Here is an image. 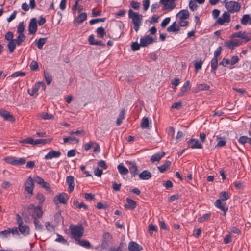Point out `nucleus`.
<instances>
[{"instance_id": "e2e57ef3", "label": "nucleus", "mask_w": 251, "mask_h": 251, "mask_svg": "<svg viewBox=\"0 0 251 251\" xmlns=\"http://www.w3.org/2000/svg\"><path fill=\"white\" fill-rule=\"evenodd\" d=\"M13 36H14L13 33L10 31H9L5 34V39L8 41H10L13 40Z\"/></svg>"}, {"instance_id": "a211bd4d", "label": "nucleus", "mask_w": 251, "mask_h": 251, "mask_svg": "<svg viewBox=\"0 0 251 251\" xmlns=\"http://www.w3.org/2000/svg\"><path fill=\"white\" fill-rule=\"evenodd\" d=\"M61 152L59 151H55L52 150L49 152L45 156L46 160L51 159L53 158H58L61 155Z\"/></svg>"}, {"instance_id": "6e6d98bb", "label": "nucleus", "mask_w": 251, "mask_h": 251, "mask_svg": "<svg viewBox=\"0 0 251 251\" xmlns=\"http://www.w3.org/2000/svg\"><path fill=\"white\" fill-rule=\"evenodd\" d=\"M45 226L46 229L50 232H52L54 230L53 226L50 224L49 222H47L45 223Z\"/></svg>"}, {"instance_id": "338daca9", "label": "nucleus", "mask_w": 251, "mask_h": 251, "mask_svg": "<svg viewBox=\"0 0 251 251\" xmlns=\"http://www.w3.org/2000/svg\"><path fill=\"white\" fill-rule=\"evenodd\" d=\"M170 18L167 17L164 19L161 23V26L162 27H165L170 22Z\"/></svg>"}, {"instance_id": "5fc2aeb1", "label": "nucleus", "mask_w": 251, "mask_h": 251, "mask_svg": "<svg viewBox=\"0 0 251 251\" xmlns=\"http://www.w3.org/2000/svg\"><path fill=\"white\" fill-rule=\"evenodd\" d=\"M56 242H60L64 244H67V241L64 238V237L61 235H57V238L55 240Z\"/></svg>"}, {"instance_id": "7ed1b4c3", "label": "nucleus", "mask_w": 251, "mask_h": 251, "mask_svg": "<svg viewBox=\"0 0 251 251\" xmlns=\"http://www.w3.org/2000/svg\"><path fill=\"white\" fill-rule=\"evenodd\" d=\"M34 182L31 176H29L25 183L24 194L26 198H30L33 195Z\"/></svg>"}, {"instance_id": "13d9d810", "label": "nucleus", "mask_w": 251, "mask_h": 251, "mask_svg": "<svg viewBox=\"0 0 251 251\" xmlns=\"http://www.w3.org/2000/svg\"><path fill=\"white\" fill-rule=\"evenodd\" d=\"M140 43L139 44L137 42H133L132 43L131 47L132 50L136 51L140 49Z\"/></svg>"}, {"instance_id": "0eeeda50", "label": "nucleus", "mask_w": 251, "mask_h": 251, "mask_svg": "<svg viewBox=\"0 0 251 251\" xmlns=\"http://www.w3.org/2000/svg\"><path fill=\"white\" fill-rule=\"evenodd\" d=\"M230 21V15L227 11H225L223 14L218 18L217 23L221 25H226Z\"/></svg>"}, {"instance_id": "5701e85b", "label": "nucleus", "mask_w": 251, "mask_h": 251, "mask_svg": "<svg viewBox=\"0 0 251 251\" xmlns=\"http://www.w3.org/2000/svg\"><path fill=\"white\" fill-rule=\"evenodd\" d=\"M165 153L164 152H160L156 153L151 156V161L154 163L155 162H159L161 159L164 157Z\"/></svg>"}, {"instance_id": "dca6fc26", "label": "nucleus", "mask_w": 251, "mask_h": 251, "mask_svg": "<svg viewBox=\"0 0 251 251\" xmlns=\"http://www.w3.org/2000/svg\"><path fill=\"white\" fill-rule=\"evenodd\" d=\"M29 207L31 208H33L34 210V213L32 214V216L34 217V218L36 217L37 219V218H40L42 217L43 215V211L41 209L42 206L38 205V207H35L33 205L31 204L29 206Z\"/></svg>"}, {"instance_id": "473e14b6", "label": "nucleus", "mask_w": 251, "mask_h": 251, "mask_svg": "<svg viewBox=\"0 0 251 251\" xmlns=\"http://www.w3.org/2000/svg\"><path fill=\"white\" fill-rule=\"evenodd\" d=\"M216 138L218 140V142L216 145V147H222L226 145V141L224 138L221 137L220 136L217 135Z\"/></svg>"}, {"instance_id": "a878e982", "label": "nucleus", "mask_w": 251, "mask_h": 251, "mask_svg": "<svg viewBox=\"0 0 251 251\" xmlns=\"http://www.w3.org/2000/svg\"><path fill=\"white\" fill-rule=\"evenodd\" d=\"M215 205L217 208L220 209L224 212V215H226V211L228 210V208L226 207L225 205L222 203L221 200H217L215 202Z\"/></svg>"}, {"instance_id": "f704fd0d", "label": "nucleus", "mask_w": 251, "mask_h": 251, "mask_svg": "<svg viewBox=\"0 0 251 251\" xmlns=\"http://www.w3.org/2000/svg\"><path fill=\"white\" fill-rule=\"evenodd\" d=\"M34 224L35 225V229L37 230L42 231L43 229V226L40 224L39 221L36 218H34Z\"/></svg>"}, {"instance_id": "4d7b16f0", "label": "nucleus", "mask_w": 251, "mask_h": 251, "mask_svg": "<svg viewBox=\"0 0 251 251\" xmlns=\"http://www.w3.org/2000/svg\"><path fill=\"white\" fill-rule=\"evenodd\" d=\"M106 18H98V19H92L90 21L89 23L90 25H94L98 22H104L105 21Z\"/></svg>"}, {"instance_id": "680f3d73", "label": "nucleus", "mask_w": 251, "mask_h": 251, "mask_svg": "<svg viewBox=\"0 0 251 251\" xmlns=\"http://www.w3.org/2000/svg\"><path fill=\"white\" fill-rule=\"evenodd\" d=\"M98 166L104 169H106L108 167L107 164L104 160H101L98 162Z\"/></svg>"}, {"instance_id": "6ab92c4d", "label": "nucleus", "mask_w": 251, "mask_h": 251, "mask_svg": "<svg viewBox=\"0 0 251 251\" xmlns=\"http://www.w3.org/2000/svg\"><path fill=\"white\" fill-rule=\"evenodd\" d=\"M188 144L190 147L192 149H201L202 148V145L197 139H191L188 142Z\"/></svg>"}, {"instance_id": "864d4df0", "label": "nucleus", "mask_w": 251, "mask_h": 251, "mask_svg": "<svg viewBox=\"0 0 251 251\" xmlns=\"http://www.w3.org/2000/svg\"><path fill=\"white\" fill-rule=\"evenodd\" d=\"M30 67L33 71L38 70L39 67L38 63L35 61H32L30 64Z\"/></svg>"}, {"instance_id": "603ef678", "label": "nucleus", "mask_w": 251, "mask_h": 251, "mask_svg": "<svg viewBox=\"0 0 251 251\" xmlns=\"http://www.w3.org/2000/svg\"><path fill=\"white\" fill-rule=\"evenodd\" d=\"M44 77L47 82V84H50L52 81V77L49 74V73L47 72H44Z\"/></svg>"}, {"instance_id": "79ce46f5", "label": "nucleus", "mask_w": 251, "mask_h": 251, "mask_svg": "<svg viewBox=\"0 0 251 251\" xmlns=\"http://www.w3.org/2000/svg\"><path fill=\"white\" fill-rule=\"evenodd\" d=\"M25 38L26 36L23 33H19V35L17 37V45H21Z\"/></svg>"}, {"instance_id": "0e129e2a", "label": "nucleus", "mask_w": 251, "mask_h": 251, "mask_svg": "<svg viewBox=\"0 0 251 251\" xmlns=\"http://www.w3.org/2000/svg\"><path fill=\"white\" fill-rule=\"evenodd\" d=\"M167 30L168 32H176V22H174L170 26L167 27Z\"/></svg>"}, {"instance_id": "c9c22d12", "label": "nucleus", "mask_w": 251, "mask_h": 251, "mask_svg": "<svg viewBox=\"0 0 251 251\" xmlns=\"http://www.w3.org/2000/svg\"><path fill=\"white\" fill-rule=\"evenodd\" d=\"M78 242V243L81 246L86 248H90L91 247V244L90 242L87 240H80L79 239L78 240H76Z\"/></svg>"}, {"instance_id": "4c0bfd02", "label": "nucleus", "mask_w": 251, "mask_h": 251, "mask_svg": "<svg viewBox=\"0 0 251 251\" xmlns=\"http://www.w3.org/2000/svg\"><path fill=\"white\" fill-rule=\"evenodd\" d=\"M87 18V14L86 13H81L76 18V21L78 23H81L84 22Z\"/></svg>"}, {"instance_id": "f257e3e1", "label": "nucleus", "mask_w": 251, "mask_h": 251, "mask_svg": "<svg viewBox=\"0 0 251 251\" xmlns=\"http://www.w3.org/2000/svg\"><path fill=\"white\" fill-rule=\"evenodd\" d=\"M128 16L132 20L134 29L136 32H138L140 26L141 25L143 19L142 15L138 12H134L132 9H129L128 10Z\"/></svg>"}, {"instance_id": "052dcab7", "label": "nucleus", "mask_w": 251, "mask_h": 251, "mask_svg": "<svg viewBox=\"0 0 251 251\" xmlns=\"http://www.w3.org/2000/svg\"><path fill=\"white\" fill-rule=\"evenodd\" d=\"M148 229L150 234H152L153 231H157V227L156 226L151 224L149 225Z\"/></svg>"}, {"instance_id": "c756f323", "label": "nucleus", "mask_w": 251, "mask_h": 251, "mask_svg": "<svg viewBox=\"0 0 251 251\" xmlns=\"http://www.w3.org/2000/svg\"><path fill=\"white\" fill-rule=\"evenodd\" d=\"M171 165V162L169 161H166L165 163L160 166H158L157 168L161 173L164 172Z\"/></svg>"}, {"instance_id": "7c9ffc66", "label": "nucleus", "mask_w": 251, "mask_h": 251, "mask_svg": "<svg viewBox=\"0 0 251 251\" xmlns=\"http://www.w3.org/2000/svg\"><path fill=\"white\" fill-rule=\"evenodd\" d=\"M218 60L217 58H213L211 60V72L215 74V70L217 69L218 67Z\"/></svg>"}, {"instance_id": "2eb2a0df", "label": "nucleus", "mask_w": 251, "mask_h": 251, "mask_svg": "<svg viewBox=\"0 0 251 251\" xmlns=\"http://www.w3.org/2000/svg\"><path fill=\"white\" fill-rule=\"evenodd\" d=\"M37 29V20L36 19L32 18L29 25V33L30 34H34Z\"/></svg>"}, {"instance_id": "8fccbe9b", "label": "nucleus", "mask_w": 251, "mask_h": 251, "mask_svg": "<svg viewBox=\"0 0 251 251\" xmlns=\"http://www.w3.org/2000/svg\"><path fill=\"white\" fill-rule=\"evenodd\" d=\"M210 216H211L210 213H208L205 214L203 215H202L201 217H200L198 219V221L199 222L201 223L205 221L208 220L209 219Z\"/></svg>"}, {"instance_id": "393cba45", "label": "nucleus", "mask_w": 251, "mask_h": 251, "mask_svg": "<svg viewBox=\"0 0 251 251\" xmlns=\"http://www.w3.org/2000/svg\"><path fill=\"white\" fill-rule=\"evenodd\" d=\"M66 181H67L68 185H69V188H68L70 192L73 191V190L74 189V186H75L74 177L72 176H67V179H66Z\"/></svg>"}, {"instance_id": "f3484780", "label": "nucleus", "mask_w": 251, "mask_h": 251, "mask_svg": "<svg viewBox=\"0 0 251 251\" xmlns=\"http://www.w3.org/2000/svg\"><path fill=\"white\" fill-rule=\"evenodd\" d=\"M128 248L129 251H140L143 249L141 245L133 241L129 243Z\"/></svg>"}, {"instance_id": "6e6552de", "label": "nucleus", "mask_w": 251, "mask_h": 251, "mask_svg": "<svg viewBox=\"0 0 251 251\" xmlns=\"http://www.w3.org/2000/svg\"><path fill=\"white\" fill-rule=\"evenodd\" d=\"M160 3L163 5L164 10L171 11L175 8L176 4L175 0H160Z\"/></svg>"}, {"instance_id": "4be33fe9", "label": "nucleus", "mask_w": 251, "mask_h": 251, "mask_svg": "<svg viewBox=\"0 0 251 251\" xmlns=\"http://www.w3.org/2000/svg\"><path fill=\"white\" fill-rule=\"evenodd\" d=\"M189 13L187 10H181L176 14V18L179 20H185L189 18Z\"/></svg>"}, {"instance_id": "1a4fd4ad", "label": "nucleus", "mask_w": 251, "mask_h": 251, "mask_svg": "<svg viewBox=\"0 0 251 251\" xmlns=\"http://www.w3.org/2000/svg\"><path fill=\"white\" fill-rule=\"evenodd\" d=\"M242 42L238 39H231L225 42V46L228 49L233 50L234 47L240 45Z\"/></svg>"}, {"instance_id": "bb28decb", "label": "nucleus", "mask_w": 251, "mask_h": 251, "mask_svg": "<svg viewBox=\"0 0 251 251\" xmlns=\"http://www.w3.org/2000/svg\"><path fill=\"white\" fill-rule=\"evenodd\" d=\"M119 173L122 175H127L129 172L128 169L125 167L123 163H120L117 167Z\"/></svg>"}, {"instance_id": "72a5a7b5", "label": "nucleus", "mask_w": 251, "mask_h": 251, "mask_svg": "<svg viewBox=\"0 0 251 251\" xmlns=\"http://www.w3.org/2000/svg\"><path fill=\"white\" fill-rule=\"evenodd\" d=\"M47 38H40L38 39V40L36 42V45L37 47L39 49H42L43 48V45L47 42Z\"/></svg>"}, {"instance_id": "f03ea898", "label": "nucleus", "mask_w": 251, "mask_h": 251, "mask_svg": "<svg viewBox=\"0 0 251 251\" xmlns=\"http://www.w3.org/2000/svg\"><path fill=\"white\" fill-rule=\"evenodd\" d=\"M70 229L71 233L75 241L78 240L83 235L84 229L81 223L76 225H71Z\"/></svg>"}, {"instance_id": "e433bc0d", "label": "nucleus", "mask_w": 251, "mask_h": 251, "mask_svg": "<svg viewBox=\"0 0 251 251\" xmlns=\"http://www.w3.org/2000/svg\"><path fill=\"white\" fill-rule=\"evenodd\" d=\"M149 120L147 117H144L142 119L141 127L142 128H149Z\"/></svg>"}, {"instance_id": "49530a36", "label": "nucleus", "mask_w": 251, "mask_h": 251, "mask_svg": "<svg viewBox=\"0 0 251 251\" xmlns=\"http://www.w3.org/2000/svg\"><path fill=\"white\" fill-rule=\"evenodd\" d=\"M41 117L43 119L50 120L54 118V116L52 114L48 113H42L41 114Z\"/></svg>"}, {"instance_id": "bf43d9fd", "label": "nucleus", "mask_w": 251, "mask_h": 251, "mask_svg": "<svg viewBox=\"0 0 251 251\" xmlns=\"http://www.w3.org/2000/svg\"><path fill=\"white\" fill-rule=\"evenodd\" d=\"M189 8L192 11H195L197 8V5L195 1L190 0L189 2Z\"/></svg>"}, {"instance_id": "9b49d317", "label": "nucleus", "mask_w": 251, "mask_h": 251, "mask_svg": "<svg viewBox=\"0 0 251 251\" xmlns=\"http://www.w3.org/2000/svg\"><path fill=\"white\" fill-rule=\"evenodd\" d=\"M126 164L128 166L132 176H135L138 174V168L136 163L134 161H126Z\"/></svg>"}, {"instance_id": "37998d69", "label": "nucleus", "mask_w": 251, "mask_h": 251, "mask_svg": "<svg viewBox=\"0 0 251 251\" xmlns=\"http://www.w3.org/2000/svg\"><path fill=\"white\" fill-rule=\"evenodd\" d=\"M250 17L249 14H245L243 15L241 20V23L243 25H246L248 22L250 21Z\"/></svg>"}, {"instance_id": "f8f14e48", "label": "nucleus", "mask_w": 251, "mask_h": 251, "mask_svg": "<svg viewBox=\"0 0 251 251\" xmlns=\"http://www.w3.org/2000/svg\"><path fill=\"white\" fill-rule=\"evenodd\" d=\"M154 40L152 37L149 35H147L140 39V45L142 47H145L149 44H152Z\"/></svg>"}, {"instance_id": "423d86ee", "label": "nucleus", "mask_w": 251, "mask_h": 251, "mask_svg": "<svg viewBox=\"0 0 251 251\" xmlns=\"http://www.w3.org/2000/svg\"><path fill=\"white\" fill-rule=\"evenodd\" d=\"M40 88L45 91L46 88L45 84L42 82H38L35 83L33 88L28 89V94L33 97H36L38 95V91Z\"/></svg>"}, {"instance_id": "c85d7f7f", "label": "nucleus", "mask_w": 251, "mask_h": 251, "mask_svg": "<svg viewBox=\"0 0 251 251\" xmlns=\"http://www.w3.org/2000/svg\"><path fill=\"white\" fill-rule=\"evenodd\" d=\"M190 89V81L189 80L186 81L185 83L184 84L181 92L180 93L179 95L180 96H182L184 93Z\"/></svg>"}, {"instance_id": "2f4dec72", "label": "nucleus", "mask_w": 251, "mask_h": 251, "mask_svg": "<svg viewBox=\"0 0 251 251\" xmlns=\"http://www.w3.org/2000/svg\"><path fill=\"white\" fill-rule=\"evenodd\" d=\"M8 50L10 53L14 51L16 47V40H12L9 42L7 44Z\"/></svg>"}, {"instance_id": "09e8293b", "label": "nucleus", "mask_w": 251, "mask_h": 251, "mask_svg": "<svg viewBox=\"0 0 251 251\" xmlns=\"http://www.w3.org/2000/svg\"><path fill=\"white\" fill-rule=\"evenodd\" d=\"M64 143H67L69 141L73 142L75 141L76 143H78L79 142V140L76 138L72 137H66L63 138Z\"/></svg>"}, {"instance_id": "20e7f679", "label": "nucleus", "mask_w": 251, "mask_h": 251, "mask_svg": "<svg viewBox=\"0 0 251 251\" xmlns=\"http://www.w3.org/2000/svg\"><path fill=\"white\" fill-rule=\"evenodd\" d=\"M223 3L225 4V7L228 11V12L234 13L240 11L241 5V4L238 2L230 1H227V0H225Z\"/></svg>"}, {"instance_id": "58836bf2", "label": "nucleus", "mask_w": 251, "mask_h": 251, "mask_svg": "<svg viewBox=\"0 0 251 251\" xmlns=\"http://www.w3.org/2000/svg\"><path fill=\"white\" fill-rule=\"evenodd\" d=\"M96 32L98 36L100 38H103L104 35L105 34V30L102 27H98L96 30Z\"/></svg>"}, {"instance_id": "a18cd8bd", "label": "nucleus", "mask_w": 251, "mask_h": 251, "mask_svg": "<svg viewBox=\"0 0 251 251\" xmlns=\"http://www.w3.org/2000/svg\"><path fill=\"white\" fill-rule=\"evenodd\" d=\"M229 198L228 194L225 191H223L220 193L219 200H221V201H224L228 200Z\"/></svg>"}, {"instance_id": "39448f33", "label": "nucleus", "mask_w": 251, "mask_h": 251, "mask_svg": "<svg viewBox=\"0 0 251 251\" xmlns=\"http://www.w3.org/2000/svg\"><path fill=\"white\" fill-rule=\"evenodd\" d=\"M18 219L17 223L18 224V229L20 233L24 236H26L30 234V227L22 221L21 218L19 215L17 214Z\"/></svg>"}, {"instance_id": "412c9836", "label": "nucleus", "mask_w": 251, "mask_h": 251, "mask_svg": "<svg viewBox=\"0 0 251 251\" xmlns=\"http://www.w3.org/2000/svg\"><path fill=\"white\" fill-rule=\"evenodd\" d=\"M126 200L127 203L125 204L124 207L130 210L134 209L137 205L136 201L128 198H127Z\"/></svg>"}, {"instance_id": "a19ab883", "label": "nucleus", "mask_w": 251, "mask_h": 251, "mask_svg": "<svg viewBox=\"0 0 251 251\" xmlns=\"http://www.w3.org/2000/svg\"><path fill=\"white\" fill-rule=\"evenodd\" d=\"M36 198L39 201V205L42 206V203L45 200V197L42 193H38L37 195Z\"/></svg>"}, {"instance_id": "3c124183", "label": "nucleus", "mask_w": 251, "mask_h": 251, "mask_svg": "<svg viewBox=\"0 0 251 251\" xmlns=\"http://www.w3.org/2000/svg\"><path fill=\"white\" fill-rule=\"evenodd\" d=\"M251 138L245 136H241L238 139V141L242 144H244L246 143H249V139Z\"/></svg>"}, {"instance_id": "ddd939ff", "label": "nucleus", "mask_w": 251, "mask_h": 251, "mask_svg": "<svg viewBox=\"0 0 251 251\" xmlns=\"http://www.w3.org/2000/svg\"><path fill=\"white\" fill-rule=\"evenodd\" d=\"M67 200V195L64 193H61L59 195L56 196L54 198V200L56 204H58V202H56V201H58L59 203L65 204Z\"/></svg>"}, {"instance_id": "774afa93", "label": "nucleus", "mask_w": 251, "mask_h": 251, "mask_svg": "<svg viewBox=\"0 0 251 251\" xmlns=\"http://www.w3.org/2000/svg\"><path fill=\"white\" fill-rule=\"evenodd\" d=\"M54 220L56 223H59L61 220V212H58L54 214Z\"/></svg>"}, {"instance_id": "cd10ccee", "label": "nucleus", "mask_w": 251, "mask_h": 251, "mask_svg": "<svg viewBox=\"0 0 251 251\" xmlns=\"http://www.w3.org/2000/svg\"><path fill=\"white\" fill-rule=\"evenodd\" d=\"M126 114V110L125 109H122L120 113L119 114L118 117L116 121V124L118 126H119L122 123L123 120L125 118V116Z\"/></svg>"}, {"instance_id": "9d476101", "label": "nucleus", "mask_w": 251, "mask_h": 251, "mask_svg": "<svg viewBox=\"0 0 251 251\" xmlns=\"http://www.w3.org/2000/svg\"><path fill=\"white\" fill-rule=\"evenodd\" d=\"M15 234L16 229L12 228L10 229L8 228L0 232V238L1 239L9 238L11 235L14 236Z\"/></svg>"}, {"instance_id": "ea45409f", "label": "nucleus", "mask_w": 251, "mask_h": 251, "mask_svg": "<svg viewBox=\"0 0 251 251\" xmlns=\"http://www.w3.org/2000/svg\"><path fill=\"white\" fill-rule=\"evenodd\" d=\"M4 160L8 163L11 165H16V159L14 157L7 156L4 158Z\"/></svg>"}, {"instance_id": "b1692460", "label": "nucleus", "mask_w": 251, "mask_h": 251, "mask_svg": "<svg viewBox=\"0 0 251 251\" xmlns=\"http://www.w3.org/2000/svg\"><path fill=\"white\" fill-rule=\"evenodd\" d=\"M151 176V173L147 170L143 171L139 175V177L141 180H149Z\"/></svg>"}, {"instance_id": "de8ad7c7", "label": "nucleus", "mask_w": 251, "mask_h": 251, "mask_svg": "<svg viewBox=\"0 0 251 251\" xmlns=\"http://www.w3.org/2000/svg\"><path fill=\"white\" fill-rule=\"evenodd\" d=\"M35 140L32 138H28L25 139L20 141V143L22 144H30L35 145Z\"/></svg>"}, {"instance_id": "aec40b11", "label": "nucleus", "mask_w": 251, "mask_h": 251, "mask_svg": "<svg viewBox=\"0 0 251 251\" xmlns=\"http://www.w3.org/2000/svg\"><path fill=\"white\" fill-rule=\"evenodd\" d=\"M0 115L5 120L9 121H14V117L10 114V113L3 109H0Z\"/></svg>"}, {"instance_id": "69168bd1", "label": "nucleus", "mask_w": 251, "mask_h": 251, "mask_svg": "<svg viewBox=\"0 0 251 251\" xmlns=\"http://www.w3.org/2000/svg\"><path fill=\"white\" fill-rule=\"evenodd\" d=\"M140 3L138 2L132 1L130 2V6L135 10L139 9Z\"/></svg>"}, {"instance_id": "c03bdc74", "label": "nucleus", "mask_w": 251, "mask_h": 251, "mask_svg": "<svg viewBox=\"0 0 251 251\" xmlns=\"http://www.w3.org/2000/svg\"><path fill=\"white\" fill-rule=\"evenodd\" d=\"M197 88L198 91L207 90L209 88V86L206 84H199L197 85Z\"/></svg>"}, {"instance_id": "4468645a", "label": "nucleus", "mask_w": 251, "mask_h": 251, "mask_svg": "<svg viewBox=\"0 0 251 251\" xmlns=\"http://www.w3.org/2000/svg\"><path fill=\"white\" fill-rule=\"evenodd\" d=\"M231 38H240L245 40L246 42H249L251 39L247 36V33L245 31H239L234 33L231 36Z\"/></svg>"}]
</instances>
